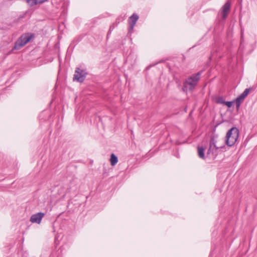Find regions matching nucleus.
<instances>
[{
    "mask_svg": "<svg viewBox=\"0 0 257 257\" xmlns=\"http://www.w3.org/2000/svg\"><path fill=\"white\" fill-rule=\"evenodd\" d=\"M44 215L45 214L43 212H38L33 214L30 218V221L32 223L40 224Z\"/></svg>",
    "mask_w": 257,
    "mask_h": 257,
    "instance_id": "7",
    "label": "nucleus"
},
{
    "mask_svg": "<svg viewBox=\"0 0 257 257\" xmlns=\"http://www.w3.org/2000/svg\"><path fill=\"white\" fill-rule=\"evenodd\" d=\"M37 4H42L44 2V0H36Z\"/></svg>",
    "mask_w": 257,
    "mask_h": 257,
    "instance_id": "17",
    "label": "nucleus"
},
{
    "mask_svg": "<svg viewBox=\"0 0 257 257\" xmlns=\"http://www.w3.org/2000/svg\"><path fill=\"white\" fill-rule=\"evenodd\" d=\"M218 136L217 135H213L211 136L210 141H209V147L207 150V155H209L210 154H215V156H216L218 154L216 153V151L219 149H224L225 148V145H223L220 147H217L216 145L217 143V139Z\"/></svg>",
    "mask_w": 257,
    "mask_h": 257,
    "instance_id": "4",
    "label": "nucleus"
},
{
    "mask_svg": "<svg viewBox=\"0 0 257 257\" xmlns=\"http://www.w3.org/2000/svg\"><path fill=\"white\" fill-rule=\"evenodd\" d=\"M113 28H114V27L112 26L110 27L109 30L108 32L107 35V37H108V35L111 33V31L112 30H113Z\"/></svg>",
    "mask_w": 257,
    "mask_h": 257,
    "instance_id": "16",
    "label": "nucleus"
},
{
    "mask_svg": "<svg viewBox=\"0 0 257 257\" xmlns=\"http://www.w3.org/2000/svg\"><path fill=\"white\" fill-rule=\"evenodd\" d=\"M197 150L199 157L200 158L204 160L205 159L204 154L205 149L203 147L198 146L197 147Z\"/></svg>",
    "mask_w": 257,
    "mask_h": 257,
    "instance_id": "10",
    "label": "nucleus"
},
{
    "mask_svg": "<svg viewBox=\"0 0 257 257\" xmlns=\"http://www.w3.org/2000/svg\"><path fill=\"white\" fill-rule=\"evenodd\" d=\"M139 16L134 13L128 19L129 27L128 31L129 33H132L134 30V26H135L137 21L139 19Z\"/></svg>",
    "mask_w": 257,
    "mask_h": 257,
    "instance_id": "6",
    "label": "nucleus"
},
{
    "mask_svg": "<svg viewBox=\"0 0 257 257\" xmlns=\"http://www.w3.org/2000/svg\"><path fill=\"white\" fill-rule=\"evenodd\" d=\"M34 37V34L33 33H28L23 34L15 42V45L12 50L20 49L29 42Z\"/></svg>",
    "mask_w": 257,
    "mask_h": 257,
    "instance_id": "3",
    "label": "nucleus"
},
{
    "mask_svg": "<svg viewBox=\"0 0 257 257\" xmlns=\"http://www.w3.org/2000/svg\"><path fill=\"white\" fill-rule=\"evenodd\" d=\"M230 4L229 2H226L222 7L220 10V14L222 15V18L225 19L226 18L228 13L230 11Z\"/></svg>",
    "mask_w": 257,
    "mask_h": 257,
    "instance_id": "8",
    "label": "nucleus"
},
{
    "mask_svg": "<svg viewBox=\"0 0 257 257\" xmlns=\"http://www.w3.org/2000/svg\"><path fill=\"white\" fill-rule=\"evenodd\" d=\"M87 73L84 70L79 68H76L75 74L73 76V80H76L79 82H83L85 79Z\"/></svg>",
    "mask_w": 257,
    "mask_h": 257,
    "instance_id": "5",
    "label": "nucleus"
},
{
    "mask_svg": "<svg viewBox=\"0 0 257 257\" xmlns=\"http://www.w3.org/2000/svg\"><path fill=\"white\" fill-rule=\"evenodd\" d=\"M251 90L250 88H246L244 91L239 95L235 100L242 102L244 98L248 95Z\"/></svg>",
    "mask_w": 257,
    "mask_h": 257,
    "instance_id": "9",
    "label": "nucleus"
},
{
    "mask_svg": "<svg viewBox=\"0 0 257 257\" xmlns=\"http://www.w3.org/2000/svg\"><path fill=\"white\" fill-rule=\"evenodd\" d=\"M48 0H44V2L47 1Z\"/></svg>",
    "mask_w": 257,
    "mask_h": 257,
    "instance_id": "18",
    "label": "nucleus"
},
{
    "mask_svg": "<svg viewBox=\"0 0 257 257\" xmlns=\"http://www.w3.org/2000/svg\"><path fill=\"white\" fill-rule=\"evenodd\" d=\"M202 74V71L198 72L189 77L183 82L182 90L183 92L193 91L197 86Z\"/></svg>",
    "mask_w": 257,
    "mask_h": 257,
    "instance_id": "1",
    "label": "nucleus"
},
{
    "mask_svg": "<svg viewBox=\"0 0 257 257\" xmlns=\"http://www.w3.org/2000/svg\"><path fill=\"white\" fill-rule=\"evenodd\" d=\"M239 134V130L236 127H232L226 134L225 144L229 147L234 146L238 142Z\"/></svg>",
    "mask_w": 257,
    "mask_h": 257,
    "instance_id": "2",
    "label": "nucleus"
},
{
    "mask_svg": "<svg viewBox=\"0 0 257 257\" xmlns=\"http://www.w3.org/2000/svg\"><path fill=\"white\" fill-rule=\"evenodd\" d=\"M225 100H224L223 97L219 96L216 98V102L218 104H223L224 103Z\"/></svg>",
    "mask_w": 257,
    "mask_h": 257,
    "instance_id": "12",
    "label": "nucleus"
},
{
    "mask_svg": "<svg viewBox=\"0 0 257 257\" xmlns=\"http://www.w3.org/2000/svg\"><path fill=\"white\" fill-rule=\"evenodd\" d=\"M234 102V101H224V104L226 105L227 107H230L232 106L233 103Z\"/></svg>",
    "mask_w": 257,
    "mask_h": 257,
    "instance_id": "14",
    "label": "nucleus"
},
{
    "mask_svg": "<svg viewBox=\"0 0 257 257\" xmlns=\"http://www.w3.org/2000/svg\"><path fill=\"white\" fill-rule=\"evenodd\" d=\"M110 164L112 166H114L118 162V158L114 154H111L110 159Z\"/></svg>",
    "mask_w": 257,
    "mask_h": 257,
    "instance_id": "11",
    "label": "nucleus"
},
{
    "mask_svg": "<svg viewBox=\"0 0 257 257\" xmlns=\"http://www.w3.org/2000/svg\"><path fill=\"white\" fill-rule=\"evenodd\" d=\"M26 2L28 3V4L31 7H33L35 5H37V1H36V0H26Z\"/></svg>",
    "mask_w": 257,
    "mask_h": 257,
    "instance_id": "13",
    "label": "nucleus"
},
{
    "mask_svg": "<svg viewBox=\"0 0 257 257\" xmlns=\"http://www.w3.org/2000/svg\"><path fill=\"white\" fill-rule=\"evenodd\" d=\"M235 103V105H236V109L237 110H238L239 107H240V104L242 102H240L236 100H234V102Z\"/></svg>",
    "mask_w": 257,
    "mask_h": 257,
    "instance_id": "15",
    "label": "nucleus"
}]
</instances>
